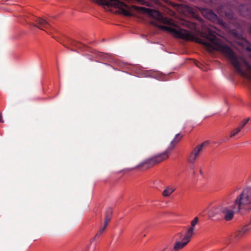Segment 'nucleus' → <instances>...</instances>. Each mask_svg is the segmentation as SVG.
<instances>
[{"mask_svg":"<svg viewBox=\"0 0 251 251\" xmlns=\"http://www.w3.org/2000/svg\"><path fill=\"white\" fill-rule=\"evenodd\" d=\"M202 37L203 38H196L192 33V41H195L196 43L202 44L208 50L214 49V46L217 47L218 50L229 60L237 72L242 76L251 81V66L245 59L243 58L242 61L249 71V73L242 69L240 61L232 50L228 46L219 43V40L215 35V32L212 29L206 28L202 33Z\"/></svg>","mask_w":251,"mask_h":251,"instance_id":"nucleus-1","label":"nucleus"},{"mask_svg":"<svg viewBox=\"0 0 251 251\" xmlns=\"http://www.w3.org/2000/svg\"><path fill=\"white\" fill-rule=\"evenodd\" d=\"M251 203V189L246 188L244 189L242 193L236 198L233 209L234 212H238L240 209L244 208L245 205Z\"/></svg>","mask_w":251,"mask_h":251,"instance_id":"nucleus-2","label":"nucleus"},{"mask_svg":"<svg viewBox=\"0 0 251 251\" xmlns=\"http://www.w3.org/2000/svg\"><path fill=\"white\" fill-rule=\"evenodd\" d=\"M101 3L103 5L108 6L114 7L118 8L120 12L126 16H131L133 15L132 8H137L136 6L130 7L125 3L119 0H100Z\"/></svg>","mask_w":251,"mask_h":251,"instance_id":"nucleus-3","label":"nucleus"},{"mask_svg":"<svg viewBox=\"0 0 251 251\" xmlns=\"http://www.w3.org/2000/svg\"><path fill=\"white\" fill-rule=\"evenodd\" d=\"M170 152L171 151L167 148L164 152L145 160L138 165L136 167L140 168L145 166L146 169L149 168L168 158Z\"/></svg>","mask_w":251,"mask_h":251,"instance_id":"nucleus-4","label":"nucleus"},{"mask_svg":"<svg viewBox=\"0 0 251 251\" xmlns=\"http://www.w3.org/2000/svg\"><path fill=\"white\" fill-rule=\"evenodd\" d=\"M234 212L225 205H220L212 209L209 213L210 217H216L217 219L224 218L226 221L231 220L233 217Z\"/></svg>","mask_w":251,"mask_h":251,"instance_id":"nucleus-5","label":"nucleus"},{"mask_svg":"<svg viewBox=\"0 0 251 251\" xmlns=\"http://www.w3.org/2000/svg\"><path fill=\"white\" fill-rule=\"evenodd\" d=\"M139 8L141 12L143 13H147L150 16L154 17L158 21L161 23L168 25H169L176 26V24L174 23L173 20L170 18L164 17L162 15L161 12L156 10L143 7H140Z\"/></svg>","mask_w":251,"mask_h":251,"instance_id":"nucleus-6","label":"nucleus"},{"mask_svg":"<svg viewBox=\"0 0 251 251\" xmlns=\"http://www.w3.org/2000/svg\"><path fill=\"white\" fill-rule=\"evenodd\" d=\"M201 13L205 18L213 23L223 27L226 26V24L220 19L211 9L204 8L201 10Z\"/></svg>","mask_w":251,"mask_h":251,"instance_id":"nucleus-7","label":"nucleus"},{"mask_svg":"<svg viewBox=\"0 0 251 251\" xmlns=\"http://www.w3.org/2000/svg\"><path fill=\"white\" fill-rule=\"evenodd\" d=\"M34 21L36 22V24H32V25L33 26L37 27L41 30H45L46 32H47L46 29H48L51 27L50 22L48 21L45 19L37 17L34 20Z\"/></svg>","mask_w":251,"mask_h":251,"instance_id":"nucleus-8","label":"nucleus"},{"mask_svg":"<svg viewBox=\"0 0 251 251\" xmlns=\"http://www.w3.org/2000/svg\"><path fill=\"white\" fill-rule=\"evenodd\" d=\"M235 7L233 6L226 9V6L221 5L218 7V10L229 19H232L234 18L233 9Z\"/></svg>","mask_w":251,"mask_h":251,"instance_id":"nucleus-9","label":"nucleus"},{"mask_svg":"<svg viewBox=\"0 0 251 251\" xmlns=\"http://www.w3.org/2000/svg\"><path fill=\"white\" fill-rule=\"evenodd\" d=\"M191 238V237H188L187 235L185 233L182 241L176 242L175 243L174 246V250L178 251L183 248L190 241Z\"/></svg>","mask_w":251,"mask_h":251,"instance_id":"nucleus-10","label":"nucleus"},{"mask_svg":"<svg viewBox=\"0 0 251 251\" xmlns=\"http://www.w3.org/2000/svg\"><path fill=\"white\" fill-rule=\"evenodd\" d=\"M199 148V147L198 148L196 146L192 150L187 158V161L189 163L192 164L195 163L197 157L200 155L201 151Z\"/></svg>","mask_w":251,"mask_h":251,"instance_id":"nucleus-11","label":"nucleus"},{"mask_svg":"<svg viewBox=\"0 0 251 251\" xmlns=\"http://www.w3.org/2000/svg\"><path fill=\"white\" fill-rule=\"evenodd\" d=\"M241 15L244 17L251 19V7L249 5L241 4L238 6Z\"/></svg>","mask_w":251,"mask_h":251,"instance_id":"nucleus-12","label":"nucleus"},{"mask_svg":"<svg viewBox=\"0 0 251 251\" xmlns=\"http://www.w3.org/2000/svg\"><path fill=\"white\" fill-rule=\"evenodd\" d=\"M199 218L196 217L191 222V226L188 227V229L185 232V234L187 235L188 237H192L194 233V229L196 225L198 223Z\"/></svg>","mask_w":251,"mask_h":251,"instance_id":"nucleus-13","label":"nucleus"},{"mask_svg":"<svg viewBox=\"0 0 251 251\" xmlns=\"http://www.w3.org/2000/svg\"><path fill=\"white\" fill-rule=\"evenodd\" d=\"M67 42L68 44L73 48H75L76 49H79L80 50H86V47L85 46V45L82 44L81 43L73 40L72 39L68 38Z\"/></svg>","mask_w":251,"mask_h":251,"instance_id":"nucleus-14","label":"nucleus"},{"mask_svg":"<svg viewBox=\"0 0 251 251\" xmlns=\"http://www.w3.org/2000/svg\"><path fill=\"white\" fill-rule=\"evenodd\" d=\"M183 135L177 133L174 139L171 141L170 145L168 147V149L171 151L176 147V145L181 140Z\"/></svg>","mask_w":251,"mask_h":251,"instance_id":"nucleus-15","label":"nucleus"},{"mask_svg":"<svg viewBox=\"0 0 251 251\" xmlns=\"http://www.w3.org/2000/svg\"><path fill=\"white\" fill-rule=\"evenodd\" d=\"M176 190V188L172 186H168L163 191L162 195L164 197H169Z\"/></svg>","mask_w":251,"mask_h":251,"instance_id":"nucleus-16","label":"nucleus"},{"mask_svg":"<svg viewBox=\"0 0 251 251\" xmlns=\"http://www.w3.org/2000/svg\"><path fill=\"white\" fill-rule=\"evenodd\" d=\"M248 230L249 228L247 226H244L236 233L235 237L236 238H239L244 235Z\"/></svg>","mask_w":251,"mask_h":251,"instance_id":"nucleus-17","label":"nucleus"},{"mask_svg":"<svg viewBox=\"0 0 251 251\" xmlns=\"http://www.w3.org/2000/svg\"><path fill=\"white\" fill-rule=\"evenodd\" d=\"M250 118H248L247 119H244L243 121H242L239 125V126L237 127L238 129H240V131H241L246 126L247 123L249 121Z\"/></svg>","mask_w":251,"mask_h":251,"instance_id":"nucleus-18","label":"nucleus"},{"mask_svg":"<svg viewBox=\"0 0 251 251\" xmlns=\"http://www.w3.org/2000/svg\"><path fill=\"white\" fill-rule=\"evenodd\" d=\"M112 209L111 208H107L106 210V212H105V217H108L109 218H111V216L112 215Z\"/></svg>","mask_w":251,"mask_h":251,"instance_id":"nucleus-19","label":"nucleus"},{"mask_svg":"<svg viewBox=\"0 0 251 251\" xmlns=\"http://www.w3.org/2000/svg\"><path fill=\"white\" fill-rule=\"evenodd\" d=\"M209 144V141H205L203 142L202 143H201V144L197 145V147L198 148H199V147L200 148V149L202 151V149L204 147H206L207 145H208Z\"/></svg>","mask_w":251,"mask_h":251,"instance_id":"nucleus-20","label":"nucleus"},{"mask_svg":"<svg viewBox=\"0 0 251 251\" xmlns=\"http://www.w3.org/2000/svg\"><path fill=\"white\" fill-rule=\"evenodd\" d=\"M240 129H238L237 128L233 129L231 131V134L230 135V138H232L234 136H235L236 135H237L239 132H240Z\"/></svg>","mask_w":251,"mask_h":251,"instance_id":"nucleus-21","label":"nucleus"},{"mask_svg":"<svg viewBox=\"0 0 251 251\" xmlns=\"http://www.w3.org/2000/svg\"><path fill=\"white\" fill-rule=\"evenodd\" d=\"M106 227H104V226H103L100 229V230L98 231V232L97 233L96 235L95 236V237H94V239L98 237V236H100L102 233L103 232V231L105 230Z\"/></svg>","mask_w":251,"mask_h":251,"instance_id":"nucleus-22","label":"nucleus"},{"mask_svg":"<svg viewBox=\"0 0 251 251\" xmlns=\"http://www.w3.org/2000/svg\"><path fill=\"white\" fill-rule=\"evenodd\" d=\"M110 220H111L110 218H109L108 217H105V216L103 226L106 227V226H107V225L108 224V223L109 222Z\"/></svg>","mask_w":251,"mask_h":251,"instance_id":"nucleus-23","label":"nucleus"},{"mask_svg":"<svg viewBox=\"0 0 251 251\" xmlns=\"http://www.w3.org/2000/svg\"><path fill=\"white\" fill-rule=\"evenodd\" d=\"M191 24L189 22H186V26L191 27Z\"/></svg>","mask_w":251,"mask_h":251,"instance_id":"nucleus-24","label":"nucleus"},{"mask_svg":"<svg viewBox=\"0 0 251 251\" xmlns=\"http://www.w3.org/2000/svg\"><path fill=\"white\" fill-rule=\"evenodd\" d=\"M0 122L3 123V121L2 120V116L1 115H0Z\"/></svg>","mask_w":251,"mask_h":251,"instance_id":"nucleus-25","label":"nucleus"},{"mask_svg":"<svg viewBox=\"0 0 251 251\" xmlns=\"http://www.w3.org/2000/svg\"><path fill=\"white\" fill-rule=\"evenodd\" d=\"M247 50L248 51H251V49L250 47L247 48Z\"/></svg>","mask_w":251,"mask_h":251,"instance_id":"nucleus-26","label":"nucleus"},{"mask_svg":"<svg viewBox=\"0 0 251 251\" xmlns=\"http://www.w3.org/2000/svg\"><path fill=\"white\" fill-rule=\"evenodd\" d=\"M71 50L73 51H75V50L74 49H71Z\"/></svg>","mask_w":251,"mask_h":251,"instance_id":"nucleus-27","label":"nucleus"},{"mask_svg":"<svg viewBox=\"0 0 251 251\" xmlns=\"http://www.w3.org/2000/svg\"><path fill=\"white\" fill-rule=\"evenodd\" d=\"M200 173L201 174H202V170H201V169H200Z\"/></svg>","mask_w":251,"mask_h":251,"instance_id":"nucleus-28","label":"nucleus"},{"mask_svg":"<svg viewBox=\"0 0 251 251\" xmlns=\"http://www.w3.org/2000/svg\"><path fill=\"white\" fill-rule=\"evenodd\" d=\"M181 235H182V234L181 233H178V235H179L180 236H181Z\"/></svg>","mask_w":251,"mask_h":251,"instance_id":"nucleus-29","label":"nucleus"},{"mask_svg":"<svg viewBox=\"0 0 251 251\" xmlns=\"http://www.w3.org/2000/svg\"><path fill=\"white\" fill-rule=\"evenodd\" d=\"M250 57L251 58V55H250Z\"/></svg>","mask_w":251,"mask_h":251,"instance_id":"nucleus-30","label":"nucleus"}]
</instances>
